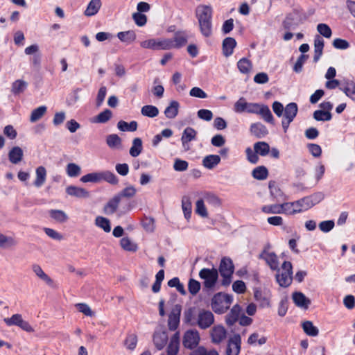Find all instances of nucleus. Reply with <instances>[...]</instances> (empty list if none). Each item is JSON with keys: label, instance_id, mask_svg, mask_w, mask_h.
<instances>
[{"label": "nucleus", "instance_id": "nucleus-1", "mask_svg": "<svg viewBox=\"0 0 355 355\" xmlns=\"http://www.w3.org/2000/svg\"><path fill=\"white\" fill-rule=\"evenodd\" d=\"M195 15L201 34L205 37L211 36L213 33L212 8L207 5H199L196 8Z\"/></svg>", "mask_w": 355, "mask_h": 355}, {"label": "nucleus", "instance_id": "nucleus-2", "mask_svg": "<svg viewBox=\"0 0 355 355\" xmlns=\"http://www.w3.org/2000/svg\"><path fill=\"white\" fill-rule=\"evenodd\" d=\"M120 202H121V204L118 211V215L119 216L128 213L132 209L133 206L131 202L128 200L121 201L119 197L116 195L112 198H111L104 206V213L107 215L113 214L115 211H116Z\"/></svg>", "mask_w": 355, "mask_h": 355}, {"label": "nucleus", "instance_id": "nucleus-3", "mask_svg": "<svg viewBox=\"0 0 355 355\" xmlns=\"http://www.w3.org/2000/svg\"><path fill=\"white\" fill-rule=\"evenodd\" d=\"M232 301L233 297L232 295L218 293L214 295L211 300V308L215 313L221 314L230 308Z\"/></svg>", "mask_w": 355, "mask_h": 355}, {"label": "nucleus", "instance_id": "nucleus-4", "mask_svg": "<svg viewBox=\"0 0 355 355\" xmlns=\"http://www.w3.org/2000/svg\"><path fill=\"white\" fill-rule=\"evenodd\" d=\"M282 271L276 274V280L282 287L286 288L289 286L293 280V266L290 261H284L282 265Z\"/></svg>", "mask_w": 355, "mask_h": 355}, {"label": "nucleus", "instance_id": "nucleus-5", "mask_svg": "<svg viewBox=\"0 0 355 355\" xmlns=\"http://www.w3.org/2000/svg\"><path fill=\"white\" fill-rule=\"evenodd\" d=\"M234 267L231 259L224 257L221 259L219 272L220 275L223 277V285H229L230 284L232 275L234 273Z\"/></svg>", "mask_w": 355, "mask_h": 355}, {"label": "nucleus", "instance_id": "nucleus-6", "mask_svg": "<svg viewBox=\"0 0 355 355\" xmlns=\"http://www.w3.org/2000/svg\"><path fill=\"white\" fill-rule=\"evenodd\" d=\"M199 277L204 280V286L207 288L214 287L218 277V270L213 268H202L199 272Z\"/></svg>", "mask_w": 355, "mask_h": 355}, {"label": "nucleus", "instance_id": "nucleus-7", "mask_svg": "<svg viewBox=\"0 0 355 355\" xmlns=\"http://www.w3.org/2000/svg\"><path fill=\"white\" fill-rule=\"evenodd\" d=\"M297 105L295 103H288L284 110L282 121L284 132L287 131L290 123L293 121L297 113Z\"/></svg>", "mask_w": 355, "mask_h": 355}, {"label": "nucleus", "instance_id": "nucleus-8", "mask_svg": "<svg viewBox=\"0 0 355 355\" xmlns=\"http://www.w3.org/2000/svg\"><path fill=\"white\" fill-rule=\"evenodd\" d=\"M200 340L199 332L196 329H189L184 334L182 344L185 348L193 349L198 347Z\"/></svg>", "mask_w": 355, "mask_h": 355}, {"label": "nucleus", "instance_id": "nucleus-9", "mask_svg": "<svg viewBox=\"0 0 355 355\" xmlns=\"http://www.w3.org/2000/svg\"><path fill=\"white\" fill-rule=\"evenodd\" d=\"M259 104L254 103H248L245 98L241 97L235 103L234 110L236 113H257Z\"/></svg>", "mask_w": 355, "mask_h": 355}, {"label": "nucleus", "instance_id": "nucleus-10", "mask_svg": "<svg viewBox=\"0 0 355 355\" xmlns=\"http://www.w3.org/2000/svg\"><path fill=\"white\" fill-rule=\"evenodd\" d=\"M214 322V314L210 311L205 309L199 311L196 324L202 329H206L209 328Z\"/></svg>", "mask_w": 355, "mask_h": 355}, {"label": "nucleus", "instance_id": "nucleus-11", "mask_svg": "<svg viewBox=\"0 0 355 355\" xmlns=\"http://www.w3.org/2000/svg\"><path fill=\"white\" fill-rule=\"evenodd\" d=\"M3 321L8 326L15 325L27 332H33L34 330L30 324L23 320L21 314H14L11 318H6Z\"/></svg>", "mask_w": 355, "mask_h": 355}, {"label": "nucleus", "instance_id": "nucleus-12", "mask_svg": "<svg viewBox=\"0 0 355 355\" xmlns=\"http://www.w3.org/2000/svg\"><path fill=\"white\" fill-rule=\"evenodd\" d=\"M259 257V259H263L272 270H276L277 272L280 270L278 257L275 252H269L265 249L261 252Z\"/></svg>", "mask_w": 355, "mask_h": 355}, {"label": "nucleus", "instance_id": "nucleus-13", "mask_svg": "<svg viewBox=\"0 0 355 355\" xmlns=\"http://www.w3.org/2000/svg\"><path fill=\"white\" fill-rule=\"evenodd\" d=\"M181 311L182 306L180 304H175L171 309L168 320V327L169 330L175 331L179 327Z\"/></svg>", "mask_w": 355, "mask_h": 355}, {"label": "nucleus", "instance_id": "nucleus-14", "mask_svg": "<svg viewBox=\"0 0 355 355\" xmlns=\"http://www.w3.org/2000/svg\"><path fill=\"white\" fill-rule=\"evenodd\" d=\"M241 336L239 334H234L228 341L226 354L239 355L241 350Z\"/></svg>", "mask_w": 355, "mask_h": 355}, {"label": "nucleus", "instance_id": "nucleus-15", "mask_svg": "<svg viewBox=\"0 0 355 355\" xmlns=\"http://www.w3.org/2000/svg\"><path fill=\"white\" fill-rule=\"evenodd\" d=\"M211 342L214 344H220L227 337V331L222 325L214 326L211 331Z\"/></svg>", "mask_w": 355, "mask_h": 355}, {"label": "nucleus", "instance_id": "nucleus-16", "mask_svg": "<svg viewBox=\"0 0 355 355\" xmlns=\"http://www.w3.org/2000/svg\"><path fill=\"white\" fill-rule=\"evenodd\" d=\"M180 334L176 331L171 338L167 347V355H177L180 348Z\"/></svg>", "mask_w": 355, "mask_h": 355}, {"label": "nucleus", "instance_id": "nucleus-17", "mask_svg": "<svg viewBox=\"0 0 355 355\" xmlns=\"http://www.w3.org/2000/svg\"><path fill=\"white\" fill-rule=\"evenodd\" d=\"M250 131L252 135L258 139L263 138L268 134L267 128L263 124L259 122L252 123Z\"/></svg>", "mask_w": 355, "mask_h": 355}, {"label": "nucleus", "instance_id": "nucleus-18", "mask_svg": "<svg viewBox=\"0 0 355 355\" xmlns=\"http://www.w3.org/2000/svg\"><path fill=\"white\" fill-rule=\"evenodd\" d=\"M292 298L295 304L300 308L308 309L311 304V300L302 292H294Z\"/></svg>", "mask_w": 355, "mask_h": 355}, {"label": "nucleus", "instance_id": "nucleus-19", "mask_svg": "<svg viewBox=\"0 0 355 355\" xmlns=\"http://www.w3.org/2000/svg\"><path fill=\"white\" fill-rule=\"evenodd\" d=\"M23 150L19 146L12 147L8 153L9 161L13 164H19L23 159Z\"/></svg>", "mask_w": 355, "mask_h": 355}, {"label": "nucleus", "instance_id": "nucleus-20", "mask_svg": "<svg viewBox=\"0 0 355 355\" xmlns=\"http://www.w3.org/2000/svg\"><path fill=\"white\" fill-rule=\"evenodd\" d=\"M236 46V42L233 37H226L223 41V53L225 57L232 55L234 49Z\"/></svg>", "mask_w": 355, "mask_h": 355}, {"label": "nucleus", "instance_id": "nucleus-21", "mask_svg": "<svg viewBox=\"0 0 355 355\" xmlns=\"http://www.w3.org/2000/svg\"><path fill=\"white\" fill-rule=\"evenodd\" d=\"M241 308L239 305H234L230 312L226 315V323L229 326L233 325L240 318Z\"/></svg>", "mask_w": 355, "mask_h": 355}, {"label": "nucleus", "instance_id": "nucleus-22", "mask_svg": "<svg viewBox=\"0 0 355 355\" xmlns=\"http://www.w3.org/2000/svg\"><path fill=\"white\" fill-rule=\"evenodd\" d=\"M196 135L197 132L191 127H187L184 130L181 137V141L182 146L185 149L189 148L186 146L187 144L192 140H194L196 137Z\"/></svg>", "mask_w": 355, "mask_h": 355}, {"label": "nucleus", "instance_id": "nucleus-23", "mask_svg": "<svg viewBox=\"0 0 355 355\" xmlns=\"http://www.w3.org/2000/svg\"><path fill=\"white\" fill-rule=\"evenodd\" d=\"M269 189L270 195L277 202H282L286 200V195L283 191L278 187L275 182H270L269 183Z\"/></svg>", "mask_w": 355, "mask_h": 355}, {"label": "nucleus", "instance_id": "nucleus-24", "mask_svg": "<svg viewBox=\"0 0 355 355\" xmlns=\"http://www.w3.org/2000/svg\"><path fill=\"white\" fill-rule=\"evenodd\" d=\"M171 40L173 44V49H179L187 43V36L184 32L178 31L175 33L174 37Z\"/></svg>", "mask_w": 355, "mask_h": 355}, {"label": "nucleus", "instance_id": "nucleus-25", "mask_svg": "<svg viewBox=\"0 0 355 355\" xmlns=\"http://www.w3.org/2000/svg\"><path fill=\"white\" fill-rule=\"evenodd\" d=\"M66 192L68 195L77 198H88L89 196V192L86 189L76 186L67 187L66 189Z\"/></svg>", "mask_w": 355, "mask_h": 355}, {"label": "nucleus", "instance_id": "nucleus-26", "mask_svg": "<svg viewBox=\"0 0 355 355\" xmlns=\"http://www.w3.org/2000/svg\"><path fill=\"white\" fill-rule=\"evenodd\" d=\"M168 341V335L165 331L156 332L153 336V342L158 349H162Z\"/></svg>", "mask_w": 355, "mask_h": 355}, {"label": "nucleus", "instance_id": "nucleus-27", "mask_svg": "<svg viewBox=\"0 0 355 355\" xmlns=\"http://www.w3.org/2000/svg\"><path fill=\"white\" fill-rule=\"evenodd\" d=\"M324 48V40L323 39L317 35L314 40V56H313V62H317L321 55H322Z\"/></svg>", "mask_w": 355, "mask_h": 355}, {"label": "nucleus", "instance_id": "nucleus-28", "mask_svg": "<svg viewBox=\"0 0 355 355\" xmlns=\"http://www.w3.org/2000/svg\"><path fill=\"white\" fill-rule=\"evenodd\" d=\"M36 178L34 181V185L37 188L41 187L45 182L46 179V170L42 166H38L35 170Z\"/></svg>", "mask_w": 355, "mask_h": 355}, {"label": "nucleus", "instance_id": "nucleus-29", "mask_svg": "<svg viewBox=\"0 0 355 355\" xmlns=\"http://www.w3.org/2000/svg\"><path fill=\"white\" fill-rule=\"evenodd\" d=\"M345 95L353 101H355V82L352 80H347L344 83V87L340 88Z\"/></svg>", "mask_w": 355, "mask_h": 355}, {"label": "nucleus", "instance_id": "nucleus-30", "mask_svg": "<svg viewBox=\"0 0 355 355\" xmlns=\"http://www.w3.org/2000/svg\"><path fill=\"white\" fill-rule=\"evenodd\" d=\"M17 245V241L13 236H8L0 233V248L8 249Z\"/></svg>", "mask_w": 355, "mask_h": 355}, {"label": "nucleus", "instance_id": "nucleus-31", "mask_svg": "<svg viewBox=\"0 0 355 355\" xmlns=\"http://www.w3.org/2000/svg\"><path fill=\"white\" fill-rule=\"evenodd\" d=\"M220 162V157L217 155H209L205 156L202 159V165L208 169L216 167Z\"/></svg>", "mask_w": 355, "mask_h": 355}, {"label": "nucleus", "instance_id": "nucleus-32", "mask_svg": "<svg viewBox=\"0 0 355 355\" xmlns=\"http://www.w3.org/2000/svg\"><path fill=\"white\" fill-rule=\"evenodd\" d=\"M101 7V0H91L85 10L84 14L87 17L93 16L98 12Z\"/></svg>", "mask_w": 355, "mask_h": 355}, {"label": "nucleus", "instance_id": "nucleus-33", "mask_svg": "<svg viewBox=\"0 0 355 355\" xmlns=\"http://www.w3.org/2000/svg\"><path fill=\"white\" fill-rule=\"evenodd\" d=\"M179 107V103L176 101H172L164 110L166 117L171 119H174L178 114Z\"/></svg>", "mask_w": 355, "mask_h": 355}, {"label": "nucleus", "instance_id": "nucleus-34", "mask_svg": "<svg viewBox=\"0 0 355 355\" xmlns=\"http://www.w3.org/2000/svg\"><path fill=\"white\" fill-rule=\"evenodd\" d=\"M32 270L40 279L45 282L48 285L53 286V279L44 272L39 265L33 264L32 266Z\"/></svg>", "mask_w": 355, "mask_h": 355}, {"label": "nucleus", "instance_id": "nucleus-35", "mask_svg": "<svg viewBox=\"0 0 355 355\" xmlns=\"http://www.w3.org/2000/svg\"><path fill=\"white\" fill-rule=\"evenodd\" d=\"M28 83L21 79H18L12 83L11 87V92L15 95H19L23 93L27 88Z\"/></svg>", "mask_w": 355, "mask_h": 355}, {"label": "nucleus", "instance_id": "nucleus-36", "mask_svg": "<svg viewBox=\"0 0 355 355\" xmlns=\"http://www.w3.org/2000/svg\"><path fill=\"white\" fill-rule=\"evenodd\" d=\"M143 150L142 141L137 137L132 140V146L130 148L129 153L132 157H138Z\"/></svg>", "mask_w": 355, "mask_h": 355}, {"label": "nucleus", "instance_id": "nucleus-37", "mask_svg": "<svg viewBox=\"0 0 355 355\" xmlns=\"http://www.w3.org/2000/svg\"><path fill=\"white\" fill-rule=\"evenodd\" d=\"M46 111H47V107L45 105H41V106L34 109L31 112V114L30 116V121L31 123H35V122L39 121L46 114Z\"/></svg>", "mask_w": 355, "mask_h": 355}, {"label": "nucleus", "instance_id": "nucleus-38", "mask_svg": "<svg viewBox=\"0 0 355 355\" xmlns=\"http://www.w3.org/2000/svg\"><path fill=\"white\" fill-rule=\"evenodd\" d=\"M256 114H259L261 115L262 118L268 123L271 124L274 123V118L273 116L269 109V107L266 105L261 106L258 108V111Z\"/></svg>", "mask_w": 355, "mask_h": 355}, {"label": "nucleus", "instance_id": "nucleus-39", "mask_svg": "<svg viewBox=\"0 0 355 355\" xmlns=\"http://www.w3.org/2000/svg\"><path fill=\"white\" fill-rule=\"evenodd\" d=\"M252 175L256 180H263L268 178V171L266 166H259L253 169Z\"/></svg>", "mask_w": 355, "mask_h": 355}, {"label": "nucleus", "instance_id": "nucleus-40", "mask_svg": "<svg viewBox=\"0 0 355 355\" xmlns=\"http://www.w3.org/2000/svg\"><path fill=\"white\" fill-rule=\"evenodd\" d=\"M182 208L184 217L189 220L191 216L192 204L189 196H183L182 199Z\"/></svg>", "mask_w": 355, "mask_h": 355}, {"label": "nucleus", "instance_id": "nucleus-41", "mask_svg": "<svg viewBox=\"0 0 355 355\" xmlns=\"http://www.w3.org/2000/svg\"><path fill=\"white\" fill-rule=\"evenodd\" d=\"M49 213L50 217L57 222L64 223L68 220V216L62 210L51 209Z\"/></svg>", "mask_w": 355, "mask_h": 355}, {"label": "nucleus", "instance_id": "nucleus-42", "mask_svg": "<svg viewBox=\"0 0 355 355\" xmlns=\"http://www.w3.org/2000/svg\"><path fill=\"white\" fill-rule=\"evenodd\" d=\"M302 329L305 334L309 336H317L319 334L318 329L315 327L312 322L305 321L302 324Z\"/></svg>", "mask_w": 355, "mask_h": 355}, {"label": "nucleus", "instance_id": "nucleus-43", "mask_svg": "<svg viewBox=\"0 0 355 355\" xmlns=\"http://www.w3.org/2000/svg\"><path fill=\"white\" fill-rule=\"evenodd\" d=\"M117 128L123 132L130 131L134 132L137 129V123L135 121H132L130 123H127L124 121H119L117 123Z\"/></svg>", "mask_w": 355, "mask_h": 355}, {"label": "nucleus", "instance_id": "nucleus-44", "mask_svg": "<svg viewBox=\"0 0 355 355\" xmlns=\"http://www.w3.org/2000/svg\"><path fill=\"white\" fill-rule=\"evenodd\" d=\"M254 150L258 155L266 156L270 152V146L265 141H258L254 144Z\"/></svg>", "mask_w": 355, "mask_h": 355}, {"label": "nucleus", "instance_id": "nucleus-45", "mask_svg": "<svg viewBox=\"0 0 355 355\" xmlns=\"http://www.w3.org/2000/svg\"><path fill=\"white\" fill-rule=\"evenodd\" d=\"M141 113L143 116L153 118L158 115L159 110L154 105H148L141 107Z\"/></svg>", "mask_w": 355, "mask_h": 355}, {"label": "nucleus", "instance_id": "nucleus-46", "mask_svg": "<svg viewBox=\"0 0 355 355\" xmlns=\"http://www.w3.org/2000/svg\"><path fill=\"white\" fill-rule=\"evenodd\" d=\"M117 37L121 42L130 44L135 40L136 34L133 31H128L118 33Z\"/></svg>", "mask_w": 355, "mask_h": 355}, {"label": "nucleus", "instance_id": "nucleus-47", "mask_svg": "<svg viewBox=\"0 0 355 355\" xmlns=\"http://www.w3.org/2000/svg\"><path fill=\"white\" fill-rule=\"evenodd\" d=\"M80 181L87 182H101V172H94L86 174L81 177Z\"/></svg>", "mask_w": 355, "mask_h": 355}, {"label": "nucleus", "instance_id": "nucleus-48", "mask_svg": "<svg viewBox=\"0 0 355 355\" xmlns=\"http://www.w3.org/2000/svg\"><path fill=\"white\" fill-rule=\"evenodd\" d=\"M254 297L256 301L259 302L260 306L262 307L268 306L270 301L268 297L262 293L260 290H255L254 293Z\"/></svg>", "mask_w": 355, "mask_h": 355}, {"label": "nucleus", "instance_id": "nucleus-49", "mask_svg": "<svg viewBox=\"0 0 355 355\" xmlns=\"http://www.w3.org/2000/svg\"><path fill=\"white\" fill-rule=\"evenodd\" d=\"M95 224L98 227L103 229L105 232H110L111 231L110 220L105 217L97 216L95 219Z\"/></svg>", "mask_w": 355, "mask_h": 355}, {"label": "nucleus", "instance_id": "nucleus-50", "mask_svg": "<svg viewBox=\"0 0 355 355\" xmlns=\"http://www.w3.org/2000/svg\"><path fill=\"white\" fill-rule=\"evenodd\" d=\"M66 173L70 178L78 176L81 173V168L75 163H69L66 166Z\"/></svg>", "mask_w": 355, "mask_h": 355}, {"label": "nucleus", "instance_id": "nucleus-51", "mask_svg": "<svg viewBox=\"0 0 355 355\" xmlns=\"http://www.w3.org/2000/svg\"><path fill=\"white\" fill-rule=\"evenodd\" d=\"M239 71L242 73H248L252 69V63L247 58H243L237 62Z\"/></svg>", "mask_w": 355, "mask_h": 355}, {"label": "nucleus", "instance_id": "nucleus-52", "mask_svg": "<svg viewBox=\"0 0 355 355\" xmlns=\"http://www.w3.org/2000/svg\"><path fill=\"white\" fill-rule=\"evenodd\" d=\"M121 248L130 252H135L137 250V245L136 243H133L129 238L124 237L120 241Z\"/></svg>", "mask_w": 355, "mask_h": 355}, {"label": "nucleus", "instance_id": "nucleus-53", "mask_svg": "<svg viewBox=\"0 0 355 355\" xmlns=\"http://www.w3.org/2000/svg\"><path fill=\"white\" fill-rule=\"evenodd\" d=\"M294 207L297 211V213H300L311 209L307 199L304 197L298 200L294 201Z\"/></svg>", "mask_w": 355, "mask_h": 355}, {"label": "nucleus", "instance_id": "nucleus-54", "mask_svg": "<svg viewBox=\"0 0 355 355\" xmlns=\"http://www.w3.org/2000/svg\"><path fill=\"white\" fill-rule=\"evenodd\" d=\"M306 198L310 207L311 208L314 205L321 202L324 199V195L322 192H316L310 196H306Z\"/></svg>", "mask_w": 355, "mask_h": 355}, {"label": "nucleus", "instance_id": "nucleus-55", "mask_svg": "<svg viewBox=\"0 0 355 355\" xmlns=\"http://www.w3.org/2000/svg\"><path fill=\"white\" fill-rule=\"evenodd\" d=\"M331 114L330 112H325L322 110H315L313 112V118L318 121H328L331 119Z\"/></svg>", "mask_w": 355, "mask_h": 355}, {"label": "nucleus", "instance_id": "nucleus-56", "mask_svg": "<svg viewBox=\"0 0 355 355\" xmlns=\"http://www.w3.org/2000/svg\"><path fill=\"white\" fill-rule=\"evenodd\" d=\"M137 192L134 186H129L122 189L116 196L119 197L121 201L122 198H132L135 196Z\"/></svg>", "mask_w": 355, "mask_h": 355}, {"label": "nucleus", "instance_id": "nucleus-57", "mask_svg": "<svg viewBox=\"0 0 355 355\" xmlns=\"http://www.w3.org/2000/svg\"><path fill=\"white\" fill-rule=\"evenodd\" d=\"M112 116V111L108 109H105L96 116L94 121L96 123H105L111 119Z\"/></svg>", "mask_w": 355, "mask_h": 355}, {"label": "nucleus", "instance_id": "nucleus-58", "mask_svg": "<svg viewBox=\"0 0 355 355\" xmlns=\"http://www.w3.org/2000/svg\"><path fill=\"white\" fill-rule=\"evenodd\" d=\"M173 42L171 39H159L157 40V50H168L173 49Z\"/></svg>", "mask_w": 355, "mask_h": 355}, {"label": "nucleus", "instance_id": "nucleus-59", "mask_svg": "<svg viewBox=\"0 0 355 355\" xmlns=\"http://www.w3.org/2000/svg\"><path fill=\"white\" fill-rule=\"evenodd\" d=\"M102 180H105L112 184H116L119 182V180L115 174L109 171L101 172V181Z\"/></svg>", "mask_w": 355, "mask_h": 355}, {"label": "nucleus", "instance_id": "nucleus-60", "mask_svg": "<svg viewBox=\"0 0 355 355\" xmlns=\"http://www.w3.org/2000/svg\"><path fill=\"white\" fill-rule=\"evenodd\" d=\"M106 143L110 148H116L121 144V139L116 134L109 135Z\"/></svg>", "mask_w": 355, "mask_h": 355}, {"label": "nucleus", "instance_id": "nucleus-61", "mask_svg": "<svg viewBox=\"0 0 355 355\" xmlns=\"http://www.w3.org/2000/svg\"><path fill=\"white\" fill-rule=\"evenodd\" d=\"M261 211L266 214H281V204L264 205Z\"/></svg>", "mask_w": 355, "mask_h": 355}, {"label": "nucleus", "instance_id": "nucleus-62", "mask_svg": "<svg viewBox=\"0 0 355 355\" xmlns=\"http://www.w3.org/2000/svg\"><path fill=\"white\" fill-rule=\"evenodd\" d=\"M281 214L287 215H293L297 214L293 202L281 204Z\"/></svg>", "mask_w": 355, "mask_h": 355}, {"label": "nucleus", "instance_id": "nucleus-63", "mask_svg": "<svg viewBox=\"0 0 355 355\" xmlns=\"http://www.w3.org/2000/svg\"><path fill=\"white\" fill-rule=\"evenodd\" d=\"M196 213L203 218L208 216V213L205 205L204 200L200 199L197 200L196 203Z\"/></svg>", "mask_w": 355, "mask_h": 355}, {"label": "nucleus", "instance_id": "nucleus-64", "mask_svg": "<svg viewBox=\"0 0 355 355\" xmlns=\"http://www.w3.org/2000/svg\"><path fill=\"white\" fill-rule=\"evenodd\" d=\"M204 199L207 203L213 207H219L221 204L220 198L213 193H207Z\"/></svg>", "mask_w": 355, "mask_h": 355}]
</instances>
